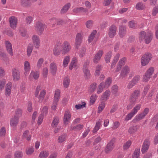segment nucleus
<instances>
[{"instance_id": "nucleus-62", "label": "nucleus", "mask_w": 158, "mask_h": 158, "mask_svg": "<svg viewBox=\"0 0 158 158\" xmlns=\"http://www.w3.org/2000/svg\"><path fill=\"white\" fill-rule=\"evenodd\" d=\"M135 114L133 113L132 111L131 112L128 114L126 116L125 120L128 121L131 119L133 116Z\"/></svg>"}, {"instance_id": "nucleus-37", "label": "nucleus", "mask_w": 158, "mask_h": 158, "mask_svg": "<svg viewBox=\"0 0 158 158\" xmlns=\"http://www.w3.org/2000/svg\"><path fill=\"white\" fill-rule=\"evenodd\" d=\"M105 84L104 82H102L100 83V85H98L97 89V93L99 94L102 93L103 91V89L105 88Z\"/></svg>"}, {"instance_id": "nucleus-2", "label": "nucleus", "mask_w": 158, "mask_h": 158, "mask_svg": "<svg viewBox=\"0 0 158 158\" xmlns=\"http://www.w3.org/2000/svg\"><path fill=\"white\" fill-rule=\"evenodd\" d=\"M139 39L140 42L144 39L145 43L148 44L152 39V34L149 32L146 33L144 31H141L139 33Z\"/></svg>"}, {"instance_id": "nucleus-17", "label": "nucleus", "mask_w": 158, "mask_h": 158, "mask_svg": "<svg viewBox=\"0 0 158 158\" xmlns=\"http://www.w3.org/2000/svg\"><path fill=\"white\" fill-rule=\"evenodd\" d=\"M12 74L14 80L18 81L20 78V74L19 71L15 68L12 69Z\"/></svg>"}, {"instance_id": "nucleus-61", "label": "nucleus", "mask_w": 158, "mask_h": 158, "mask_svg": "<svg viewBox=\"0 0 158 158\" xmlns=\"http://www.w3.org/2000/svg\"><path fill=\"white\" fill-rule=\"evenodd\" d=\"M126 60V57H123L122 59L120 60L118 62V64L119 65H120L121 66H122L124 65Z\"/></svg>"}, {"instance_id": "nucleus-38", "label": "nucleus", "mask_w": 158, "mask_h": 158, "mask_svg": "<svg viewBox=\"0 0 158 158\" xmlns=\"http://www.w3.org/2000/svg\"><path fill=\"white\" fill-rule=\"evenodd\" d=\"M77 60L76 58H74L73 59L69 67V69L72 70L73 67H76L77 65Z\"/></svg>"}, {"instance_id": "nucleus-53", "label": "nucleus", "mask_w": 158, "mask_h": 158, "mask_svg": "<svg viewBox=\"0 0 158 158\" xmlns=\"http://www.w3.org/2000/svg\"><path fill=\"white\" fill-rule=\"evenodd\" d=\"M111 52L110 51L109 52L105 57V59L107 63L110 62V59L111 57Z\"/></svg>"}, {"instance_id": "nucleus-24", "label": "nucleus", "mask_w": 158, "mask_h": 158, "mask_svg": "<svg viewBox=\"0 0 158 158\" xmlns=\"http://www.w3.org/2000/svg\"><path fill=\"white\" fill-rule=\"evenodd\" d=\"M73 12L75 14H77L82 12L85 13L87 12L88 10L86 8L83 7H77L74 8L73 10Z\"/></svg>"}, {"instance_id": "nucleus-64", "label": "nucleus", "mask_w": 158, "mask_h": 158, "mask_svg": "<svg viewBox=\"0 0 158 158\" xmlns=\"http://www.w3.org/2000/svg\"><path fill=\"white\" fill-rule=\"evenodd\" d=\"M6 131L5 127H3L0 130V136L1 137H4L6 135Z\"/></svg>"}, {"instance_id": "nucleus-5", "label": "nucleus", "mask_w": 158, "mask_h": 158, "mask_svg": "<svg viewBox=\"0 0 158 158\" xmlns=\"http://www.w3.org/2000/svg\"><path fill=\"white\" fill-rule=\"evenodd\" d=\"M154 69L153 68H150L146 72L145 75L143 76V81L144 82H147L151 77L153 73Z\"/></svg>"}, {"instance_id": "nucleus-41", "label": "nucleus", "mask_w": 158, "mask_h": 158, "mask_svg": "<svg viewBox=\"0 0 158 158\" xmlns=\"http://www.w3.org/2000/svg\"><path fill=\"white\" fill-rule=\"evenodd\" d=\"M70 56H69L65 57L63 61V65L64 67L67 66L70 60Z\"/></svg>"}, {"instance_id": "nucleus-45", "label": "nucleus", "mask_w": 158, "mask_h": 158, "mask_svg": "<svg viewBox=\"0 0 158 158\" xmlns=\"http://www.w3.org/2000/svg\"><path fill=\"white\" fill-rule=\"evenodd\" d=\"M101 121H99L96 123L95 126L93 131V133H96L99 129L101 126Z\"/></svg>"}, {"instance_id": "nucleus-32", "label": "nucleus", "mask_w": 158, "mask_h": 158, "mask_svg": "<svg viewBox=\"0 0 158 158\" xmlns=\"http://www.w3.org/2000/svg\"><path fill=\"white\" fill-rule=\"evenodd\" d=\"M120 56V54H118L114 57L112 63L111 68V69L113 68L115 65L116 64L118 61Z\"/></svg>"}, {"instance_id": "nucleus-42", "label": "nucleus", "mask_w": 158, "mask_h": 158, "mask_svg": "<svg viewBox=\"0 0 158 158\" xmlns=\"http://www.w3.org/2000/svg\"><path fill=\"white\" fill-rule=\"evenodd\" d=\"M59 118L58 117H54L52 121V126L54 127H56L59 123Z\"/></svg>"}, {"instance_id": "nucleus-49", "label": "nucleus", "mask_w": 158, "mask_h": 158, "mask_svg": "<svg viewBox=\"0 0 158 158\" xmlns=\"http://www.w3.org/2000/svg\"><path fill=\"white\" fill-rule=\"evenodd\" d=\"M141 107V105L140 104H137L133 108L132 111L135 114H136L138 110H139Z\"/></svg>"}, {"instance_id": "nucleus-8", "label": "nucleus", "mask_w": 158, "mask_h": 158, "mask_svg": "<svg viewBox=\"0 0 158 158\" xmlns=\"http://www.w3.org/2000/svg\"><path fill=\"white\" fill-rule=\"evenodd\" d=\"M115 141V139L112 138L108 143L107 146L105 149L106 153H108L111 152L114 148V144Z\"/></svg>"}, {"instance_id": "nucleus-54", "label": "nucleus", "mask_w": 158, "mask_h": 158, "mask_svg": "<svg viewBox=\"0 0 158 158\" xmlns=\"http://www.w3.org/2000/svg\"><path fill=\"white\" fill-rule=\"evenodd\" d=\"M131 143V142L130 140H128L127 142L125 143L123 146L124 150H126L128 149L130 146Z\"/></svg>"}, {"instance_id": "nucleus-15", "label": "nucleus", "mask_w": 158, "mask_h": 158, "mask_svg": "<svg viewBox=\"0 0 158 158\" xmlns=\"http://www.w3.org/2000/svg\"><path fill=\"white\" fill-rule=\"evenodd\" d=\"M103 54V52L102 50H99L96 53L93 60L94 62L96 64L98 63L100 61Z\"/></svg>"}, {"instance_id": "nucleus-48", "label": "nucleus", "mask_w": 158, "mask_h": 158, "mask_svg": "<svg viewBox=\"0 0 158 158\" xmlns=\"http://www.w3.org/2000/svg\"><path fill=\"white\" fill-rule=\"evenodd\" d=\"M15 158H21L23 156L22 152L20 151L16 152L14 155Z\"/></svg>"}, {"instance_id": "nucleus-56", "label": "nucleus", "mask_w": 158, "mask_h": 158, "mask_svg": "<svg viewBox=\"0 0 158 158\" xmlns=\"http://www.w3.org/2000/svg\"><path fill=\"white\" fill-rule=\"evenodd\" d=\"M97 84L95 83H94L90 85V92L92 93L96 89Z\"/></svg>"}, {"instance_id": "nucleus-7", "label": "nucleus", "mask_w": 158, "mask_h": 158, "mask_svg": "<svg viewBox=\"0 0 158 158\" xmlns=\"http://www.w3.org/2000/svg\"><path fill=\"white\" fill-rule=\"evenodd\" d=\"M83 37V35L81 33H78L76 35L75 38V47L77 49H78L82 42Z\"/></svg>"}, {"instance_id": "nucleus-36", "label": "nucleus", "mask_w": 158, "mask_h": 158, "mask_svg": "<svg viewBox=\"0 0 158 158\" xmlns=\"http://www.w3.org/2000/svg\"><path fill=\"white\" fill-rule=\"evenodd\" d=\"M135 8L138 10H143L145 9V6L144 4L140 2L136 4Z\"/></svg>"}, {"instance_id": "nucleus-10", "label": "nucleus", "mask_w": 158, "mask_h": 158, "mask_svg": "<svg viewBox=\"0 0 158 158\" xmlns=\"http://www.w3.org/2000/svg\"><path fill=\"white\" fill-rule=\"evenodd\" d=\"M71 117V115L69 111L68 110H66L64 113L63 119L64 124L66 125L69 123Z\"/></svg>"}, {"instance_id": "nucleus-18", "label": "nucleus", "mask_w": 158, "mask_h": 158, "mask_svg": "<svg viewBox=\"0 0 158 158\" xmlns=\"http://www.w3.org/2000/svg\"><path fill=\"white\" fill-rule=\"evenodd\" d=\"M60 91L59 89H57L55 90L53 101L52 103L53 104H57L60 99Z\"/></svg>"}, {"instance_id": "nucleus-9", "label": "nucleus", "mask_w": 158, "mask_h": 158, "mask_svg": "<svg viewBox=\"0 0 158 158\" xmlns=\"http://www.w3.org/2000/svg\"><path fill=\"white\" fill-rule=\"evenodd\" d=\"M10 27L13 29L16 28L17 25V19L15 16H12L10 17L9 19Z\"/></svg>"}, {"instance_id": "nucleus-14", "label": "nucleus", "mask_w": 158, "mask_h": 158, "mask_svg": "<svg viewBox=\"0 0 158 158\" xmlns=\"http://www.w3.org/2000/svg\"><path fill=\"white\" fill-rule=\"evenodd\" d=\"M45 27V25L40 22H37L35 26L36 31L40 33L44 30Z\"/></svg>"}, {"instance_id": "nucleus-51", "label": "nucleus", "mask_w": 158, "mask_h": 158, "mask_svg": "<svg viewBox=\"0 0 158 158\" xmlns=\"http://www.w3.org/2000/svg\"><path fill=\"white\" fill-rule=\"evenodd\" d=\"M97 98V96L96 94H92L90 97V103L91 104H93L96 100Z\"/></svg>"}, {"instance_id": "nucleus-34", "label": "nucleus", "mask_w": 158, "mask_h": 158, "mask_svg": "<svg viewBox=\"0 0 158 158\" xmlns=\"http://www.w3.org/2000/svg\"><path fill=\"white\" fill-rule=\"evenodd\" d=\"M23 138H26L27 140L29 141L31 139V136L30 134L29 131L28 130H27L25 131L23 135Z\"/></svg>"}, {"instance_id": "nucleus-43", "label": "nucleus", "mask_w": 158, "mask_h": 158, "mask_svg": "<svg viewBox=\"0 0 158 158\" xmlns=\"http://www.w3.org/2000/svg\"><path fill=\"white\" fill-rule=\"evenodd\" d=\"M83 72L84 74V77L86 79H88L90 78V74L89 69L84 70Z\"/></svg>"}, {"instance_id": "nucleus-44", "label": "nucleus", "mask_w": 158, "mask_h": 158, "mask_svg": "<svg viewBox=\"0 0 158 158\" xmlns=\"http://www.w3.org/2000/svg\"><path fill=\"white\" fill-rule=\"evenodd\" d=\"M33 46L32 44L28 45L27 48V54L28 56H29L31 54L33 49Z\"/></svg>"}, {"instance_id": "nucleus-6", "label": "nucleus", "mask_w": 158, "mask_h": 158, "mask_svg": "<svg viewBox=\"0 0 158 158\" xmlns=\"http://www.w3.org/2000/svg\"><path fill=\"white\" fill-rule=\"evenodd\" d=\"M71 46L70 43L67 41H64L62 45V53L65 55L69 52L71 50Z\"/></svg>"}, {"instance_id": "nucleus-13", "label": "nucleus", "mask_w": 158, "mask_h": 158, "mask_svg": "<svg viewBox=\"0 0 158 158\" xmlns=\"http://www.w3.org/2000/svg\"><path fill=\"white\" fill-rule=\"evenodd\" d=\"M19 122V118L17 116L15 115L12 117L10 120V125L11 127L13 128L15 127L17 125Z\"/></svg>"}, {"instance_id": "nucleus-21", "label": "nucleus", "mask_w": 158, "mask_h": 158, "mask_svg": "<svg viewBox=\"0 0 158 158\" xmlns=\"http://www.w3.org/2000/svg\"><path fill=\"white\" fill-rule=\"evenodd\" d=\"M32 40L35 47L36 48H38L40 44L39 37L36 35H34L32 37Z\"/></svg>"}, {"instance_id": "nucleus-33", "label": "nucleus", "mask_w": 158, "mask_h": 158, "mask_svg": "<svg viewBox=\"0 0 158 158\" xmlns=\"http://www.w3.org/2000/svg\"><path fill=\"white\" fill-rule=\"evenodd\" d=\"M21 5L23 6L28 7L31 5L30 0H21Z\"/></svg>"}, {"instance_id": "nucleus-3", "label": "nucleus", "mask_w": 158, "mask_h": 158, "mask_svg": "<svg viewBox=\"0 0 158 158\" xmlns=\"http://www.w3.org/2000/svg\"><path fill=\"white\" fill-rule=\"evenodd\" d=\"M152 58V55L149 52H147L143 54L142 56L140 63L143 66L147 65Z\"/></svg>"}, {"instance_id": "nucleus-22", "label": "nucleus", "mask_w": 158, "mask_h": 158, "mask_svg": "<svg viewBox=\"0 0 158 158\" xmlns=\"http://www.w3.org/2000/svg\"><path fill=\"white\" fill-rule=\"evenodd\" d=\"M126 32V27L121 26L119 28V35L121 38H123L125 36Z\"/></svg>"}, {"instance_id": "nucleus-55", "label": "nucleus", "mask_w": 158, "mask_h": 158, "mask_svg": "<svg viewBox=\"0 0 158 158\" xmlns=\"http://www.w3.org/2000/svg\"><path fill=\"white\" fill-rule=\"evenodd\" d=\"M82 104H78L75 106V107L77 110L80 109L85 107L86 103L85 102H81Z\"/></svg>"}, {"instance_id": "nucleus-29", "label": "nucleus", "mask_w": 158, "mask_h": 158, "mask_svg": "<svg viewBox=\"0 0 158 158\" xmlns=\"http://www.w3.org/2000/svg\"><path fill=\"white\" fill-rule=\"evenodd\" d=\"M70 82V79L68 77H65L63 80V84L64 88H66L69 87Z\"/></svg>"}, {"instance_id": "nucleus-30", "label": "nucleus", "mask_w": 158, "mask_h": 158, "mask_svg": "<svg viewBox=\"0 0 158 158\" xmlns=\"http://www.w3.org/2000/svg\"><path fill=\"white\" fill-rule=\"evenodd\" d=\"M118 87L116 85H114L112 86L111 88V92L115 96L118 95Z\"/></svg>"}, {"instance_id": "nucleus-11", "label": "nucleus", "mask_w": 158, "mask_h": 158, "mask_svg": "<svg viewBox=\"0 0 158 158\" xmlns=\"http://www.w3.org/2000/svg\"><path fill=\"white\" fill-rule=\"evenodd\" d=\"M130 70V68L128 66H125L121 71L120 77L123 78L126 77L129 73Z\"/></svg>"}, {"instance_id": "nucleus-23", "label": "nucleus", "mask_w": 158, "mask_h": 158, "mask_svg": "<svg viewBox=\"0 0 158 158\" xmlns=\"http://www.w3.org/2000/svg\"><path fill=\"white\" fill-rule=\"evenodd\" d=\"M61 48L60 46L58 45L56 46L53 49V54L56 56L59 55L60 54V52H62Z\"/></svg>"}, {"instance_id": "nucleus-60", "label": "nucleus", "mask_w": 158, "mask_h": 158, "mask_svg": "<svg viewBox=\"0 0 158 158\" xmlns=\"http://www.w3.org/2000/svg\"><path fill=\"white\" fill-rule=\"evenodd\" d=\"M26 152L27 155H31L34 152V149L33 147H31L27 148Z\"/></svg>"}, {"instance_id": "nucleus-35", "label": "nucleus", "mask_w": 158, "mask_h": 158, "mask_svg": "<svg viewBox=\"0 0 158 158\" xmlns=\"http://www.w3.org/2000/svg\"><path fill=\"white\" fill-rule=\"evenodd\" d=\"M46 93V90L44 89H43L41 91L39 97V102H42L43 101Z\"/></svg>"}, {"instance_id": "nucleus-20", "label": "nucleus", "mask_w": 158, "mask_h": 158, "mask_svg": "<svg viewBox=\"0 0 158 158\" xmlns=\"http://www.w3.org/2000/svg\"><path fill=\"white\" fill-rule=\"evenodd\" d=\"M50 71L53 76H55L57 70V67L56 63H52L50 65Z\"/></svg>"}, {"instance_id": "nucleus-19", "label": "nucleus", "mask_w": 158, "mask_h": 158, "mask_svg": "<svg viewBox=\"0 0 158 158\" xmlns=\"http://www.w3.org/2000/svg\"><path fill=\"white\" fill-rule=\"evenodd\" d=\"M5 43L6 48L8 52L11 56L13 55V53L12 50V45L10 42L8 41H6Z\"/></svg>"}, {"instance_id": "nucleus-63", "label": "nucleus", "mask_w": 158, "mask_h": 158, "mask_svg": "<svg viewBox=\"0 0 158 158\" xmlns=\"http://www.w3.org/2000/svg\"><path fill=\"white\" fill-rule=\"evenodd\" d=\"M44 61V60L43 58H40L38 60L37 64V67L38 68H41Z\"/></svg>"}, {"instance_id": "nucleus-39", "label": "nucleus", "mask_w": 158, "mask_h": 158, "mask_svg": "<svg viewBox=\"0 0 158 158\" xmlns=\"http://www.w3.org/2000/svg\"><path fill=\"white\" fill-rule=\"evenodd\" d=\"M49 155L48 151H44L41 152L39 155V157L40 158H46Z\"/></svg>"}, {"instance_id": "nucleus-12", "label": "nucleus", "mask_w": 158, "mask_h": 158, "mask_svg": "<svg viewBox=\"0 0 158 158\" xmlns=\"http://www.w3.org/2000/svg\"><path fill=\"white\" fill-rule=\"evenodd\" d=\"M117 27L115 25H112L111 26L109 29L108 35L110 38H113L116 34Z\"/></svg>"}, {"instance_id": "nucleus-4", "label": "nucleus", "mask_w": 158, "mask_h": 158, "mask_svg": "<svg viewBox=\"0 0 158 158\" xmlns=\"http://www.w3.org/2000/svg\"><path fill=\"white\" fill-rule=\"evenodd\" d=\"M149 112V108H145L142 112L137 115L135 117L133 120L132 122L133 123H135L143 119L148 113Z\"/></svg>"}, {"instance_id": "nucleus-1", "label": "nucleus", "mask_w": 158, "mask_h": 158, "mask_svg": "<svg viewBox=\"0 0 158 158\" xmlns=\"http://www.w3.org/2000/svg\"><path fill=\"white\" fill-rule=\"evenodd\" d=\"M140 95V91L139 89H135L131 94L129 98V103L127 107V110L131 109L135 105Z\"/></svg>"}, {"instance_id": "nucleus-46", "label": "nucleus", "mask_w": 158, "mask_h": 158, "mask_svg": "<svg viewBox=\"0 0 158 158\" xmlns=\"http://www.w3.org/2000/svg\"><path fill=\"white\" fill-rule=\"evenodd\" d=\"M137 130V126H132L129 128L128 131L130 134H133Z\"/></svg>"}, {"instance_id": "nucleus-47", "label": "nucleus", "mask_w": 158, "mask_h": 158, "mask_svg": "<svg viewBox=\"0 0 158 158\" xmlns=\"http://www.w3.org/2000/svg\"><path fill=\"white\" fill-rule=\"evenodd\" d=\"M85 48L84 47H82L79 52V56L81 58L83 57L85 55Z\"/></svg>"}, {"instance_id": "nucleus-59", "label": "nucleus", "mask_w": 158, "mask_h": 158, "mask_svg": "<svg viewBox=\"0 0 158 158\" xmlns=\"http://www.w3.org/2000/svg\"><path fill=\"white\" fill-rule=\"evenodd\" d=\"M112 81L111 79L110 78H108L106 80L105 84V87H108L111 84Z\"/></svg>"}, {"instance_id": "nucleus-25", "label": "nucleus", "mask_w": 158, "mask_h": 158, "mask_svg": "<svg viewBox=\"0 0 158 158\" xmlns=\"http://www.w3.org/2000/svg\"><path fill=\"white\" fill-rule=\"evenodd\" d=\"M71 4L70 3H68L65 4L62 7L60 10V13L61 14H64L66 13L69 8H70Z\"/></svg>"}, {"instance_id": "nucleus-27", "label": "nucleus", "mask_w": 158, "mask_h": 158, "mask_svg": "<svg viewBox=\"0 0 158 158\" xmlns=\"http://www.w3.org/2000/svg\"><path fill=\"white\" fill-rule=\"evenodd\" d=\"M24 68L25 71L24 74L26 75L27 74V72H29L30 69V64L27 61H25L24 62Z\"/></svg>"}, {"instance_id": "nucleus-28", "label": "nucleus", "mask_w": 158, "mask_h": 158, "mask_svg": "<svg viewBox=\"0 0 158 158\" xmlns=\"http://www.w3.org/2000/svg\"><path fill=\"white\" fill-rule=\"evenodd\" d=\"M110 94V91L109 90H107L103 93L101 98L102 100L106 101L109 98Z\"/></svg>"}, {"instance_id": "nucleus-50", "label": "nucleus", "mask_w": 158, "mask_h": 158, "mask_svg": "<svg viewBox=\"0 0 158 158\" xmlns=\"http://www.w3.org/2000/svg\"><path fill=\"white\" fill-rule=\"evenodd\" d=\"M93 20H89L85 23L86 27L88 28H91L93 26Z\"/></svg>"}, {"instance_id": "nucleus-52", "label": "nucleus", "mask_w": 158, "mask_h": 158, "mask_svg": "<svg viewBox=\"0 0 158 158\" xmlns=\"http://www.w3.org/2000/svg\"><path fill=\"white\" fill-rule=\"evenodd\" d=\"M48 107L47 106H44L42 110L41 114L44 116L46 115L48 113Z\"/></svg>"}, {"instance_id": "nucleus-16", "label": "nucleus", "mask_w": 158, "mask_h": 158, "mask_svg": "<svg viewBox=\"0 0 158 158\" xmlns=\"http://www.w3.org/2000/svg\"><path fill=\"white\" fill-rule=\"evenodd\" d=\"M150 145V142L148 139H145L143 145L141 152L143 153H145L148 150Z\"/></svg>"}, {"instance_id": "nucleus-31", "label": "nucleus", "mask_w": 158, "mask_h": 158, "mask_svg": "<svg viewBox=\"0 0 158 158\" xmlns=\"http://www.w3.org/2000/svg\"><path fill=\"white\" fill-rule=\"evenodd\" d=\"M83 127L84 126L83 125L79 124L75 126H71V130L77 131L81 130L83 128Z\"/></svg>"}, {"instance_id": "nucleus-58", "label": "nucleus", "mask_w": 158, "mask_h": 158, "mask_svg": "<svg viewBox=\"0 0 158 158\" xmlns=\"http://www.w3.org/2000/svg\"><path fill=\"white\" fill-rule=\"evenodd\" d=\"M66 135H61L58 137V141L59 143H62L65 140Z\"/></svg>"}, {"instance_id": "nucleus-26", "label": "nucleus", "mask_w": 158, "mask_h": 158, "mask_svg": "<svg viewBox=\"0 0 158 158\" xmlns=\"http://www.w3.org/2000/svg\"><path fill=\"white\" fill-rule=\"evenodd\" d=\"M11 85L12 84L11 82H9L6 84L5 93L6 96H9L10 94Z\"/></svg>"}, {"instance_id": "nucleus-40", "label": "nucleus", "mask_w": 158, "mask_h": 158, "mask_svg": "<svg viewBox=\"0 0 158 158\" xmlns=\"http://www.w3.org/2000/svg\"><path fill=\"white\" fill-rule=\"evenodd\" d=\"M30 76L31 77H33L35 80L37 79L39 76V73L37 71H32Z\"/></svg>"}, {"instance_id": "nucleus-57", "label": "nucleus", "mask_w": 158, "mask_h": 158, "mask_svg": "<svg viewBox=\"0 0 158 158\" xmlns=\"http://www.w3.org/2000/svg\"><path fill=\"white\" fill-rule=\"evenodd\" d=\"M139 152L140 149H136L134 152L133 155L132 156V158H138L139 156Z\"/></svg>"}]
</instances>
